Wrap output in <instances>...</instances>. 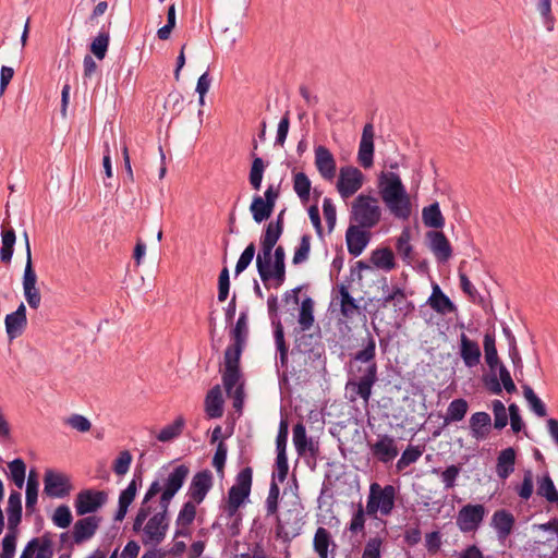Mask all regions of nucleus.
Instances as JSON below:
<instances>
[{"label":"nucleus","instance_id":"nucleus-5","mask_svg":"<svg viewBox=\"0 0 558 558\" xmlns=\"http://www.w3.org/2000/svg\"><path fill=\"white\" fill-rule=\"evenodd\" d=\"M383 210L376 197L360 194L354 198L351 206V220L365 229H372L381 219Z\"/></svg>","mask_w":558,"mask_h":558},{"label":"nucleus","instance_id":"nucleus-36","mask_svg":"<svg viewBox=\"0 0 558 558\" xmlns=\"http://www.w3.org/2000/svg\"><path fill=\"white\" fill-rule=\"evenodd\" d=\"M469 409V404L466 400L459 398L452 400L446 412V416L444 418V423L448 425L451 422H459L463 420Z\"/></svg>","mask_w":558,"mask_h":558},{"label":"nucleus","instance_id":"nucleus-27","mask_svg":"<svg viewBox=\"0 0 558 558\" xmlns=\"http://www.w3.org/2000/svg\"><path fill=\"white\" fill-rule=\"evenodd\" d=\"M293 444L300 456H303L306 452L314 454L318 449L314 440L312 438H307L305 426L302 423H298L293 427Z\"/></svg>","mask_w":558,"mask_h":558},{"label":"nucleus","instance_id":"nucleus-58","mask_svg":"<svg viewBox=\"0 0 558 558\" xmlns=\"http://www.w3.org/2000/svg\"><path fill=\"white\" fill-rule=\"evenodd\" d=\"M72 519L73 517L71 510L66 505H61L57 507L52 514L53 524L60 529L69 527L72 522Z\"/></svg>","mask_w":558,"mask_h":558},{"label":"nucleus","instance_id":"nucleus-40","mask_svg":"<svg viewBox=\"0 0 558 558\" xmlns=\"http://www.w3.org/2000/svg\"><path fill=\"white\" fill-rule=\"evenodd\" d=\"M314 302L311 298L302 301L298 323L302 331L308 330L314 324Z\"/></svg>","mask_w":558,"mask_h":558},{"label":"nucleus","instance_id":"nucleus-41","mask_svg":"<svg viewBox=\"0 0 558 558\" xmlns=\"http://www.w3.org/2000/svg\"><path fill=\"white\" fill-rule=\"evenodd\" d=\"M199 505L196 501L189 499L185 501L175 519L177 526H191L196 517V506Z\"/></svg>","mask_w":558,"mask_h":558},{"label":"nucleus","instance_id":"nucleus-52","mask_svg":"<svg viewBox=\"0 0 558 558\" xmlns=\"http://www.w3.org/2000/svg\"><path fill=\"white\" fill-rule=\"evenodd\" d=\"M422 456V451L418 447L409 446L401 454L400 459L397 461L396 469L398 472L403 471L410 464L416 462Z\"/></svg>","mask_w":558,"mask_h":558},{"label":"nucleus","instance_id":"nucleus-29","mask_svg":"<svg viewBox=\"0 0 558 558\" xmlns=\"http://www.w3.org/2000/svg\"><path fill=\"white\" fill-rule=\"evenodd\" d=\"M205 410L209 417L217 418L223 413V399L219 385L213 387L205 399Z\"/></svg>","mask_w":558,"mask_h":558},{"label":"nucleus","instance_id":"nucleus-6","mask_svg":"<svg viewBox=\"0 0 558 558\" xmlns=\"http://www.w3.org/2000/svg\"><path fill=\"white\" fill-rule=\"evenodd\" d=\"M253 471L250 466L242 469L236 477L234 484L229 488L223 511L229 518H233L241 506H243L251 495Z\"/></svg>","mask_w":558,"mask_h":558},{"label":"nucleus","instance_id":"nucleus-14","mask_svg":"<svg viewBox=\"0 0 558 558\" xmlns=\"http://www.w3.org/2000/svg\"><path fill=\"white\" fill-rule=\"evenodd\" d=\"M100 523L101 518L98 515H88L77 520L72 530L73 542L76 545H81L93 538L99 529Z\"/></svg>","mask_w":558,"mask_h":558},{"label":"nucleus","instance_id":"nucleus-46","mask_svg":"<svg viewBox=\"0 0 558 558\" xmlns=\"http://www.w3.org/2000/svg\"><path fill=\"white\" fill-rule=\"evenodd\" d=\"M383 290L385 292L383 299H381V305L384 307L389 306L390 304H393V306H399L405 302V293L403 289L399 287H392L391 291H389V287L385 284L383 287Z\"/></svg>","mask_w":558,"mask_h":558},{"label":"nucleus","instance_id":"nucleus-24","mask_svg":"<svg viewBox=\"0 0 558 558\" xmlns=\"http://www.w3.org/2000/svg\"><path fill=\"white\" fill-rule=\"evenodd\" d=\"M337 291V300L339 301L341 315L347 319H352L360 313L357 300L351 295L349 288L344 283L339 284Z\"/></svg>","mask_w":558,"mask_h":558},{"label":"nucleus","instance_id":"nucleus-37","mask_svg":"<svg viewBox=\"0 0 558 558\" xmlns=\"http://www.w3.org/2000/svg\"><path fill=\"white\" fill-rule=\"evenodd\" d=\"M422 219L426 227L429 228H442L445 225L444 216L440 211L438 203L424 207L422 211Z\"/></svg>","mask_w":558,"mask_h":558},{"label":"nucleus","instance_id":"nucleus-30","mask_svg":"<svg viewBox=\"0 0 558 558\" xmlns=\"http://www.w3.org/2000/svg\"><path fill=\"white\" fill-rule=\"evenodd\" d=\"M7 514H8L9 531L16 530L17 525L21 522V518H22L21 494L16 490L11 492V494L9 496Z\"/></svg>","mask_w":558,"mask_h":558},{"label":"nucleus","instance_id":"nucleus-19","mask_svg":"<svg viewBox=\"0 0 558 558\" xmlns=\"http://www.w3.org/2000/svg\"><path fill=\"white\" fill-rule=\"evenodd\" d=\"M302 522L299 513L292 510L287 511L283 518L278 519L277 534L283 538H293L300 534Z\"/></svg>","mask_w":558,"mask_h":558},{"label":"nucleus","instance_id":"nucleus-50","mask_svg":"<svg viewBox=\"0 0 558 558\" xmlns=\"http://www.w3.org/2000/svg\"><path fill=\"white\" fill-rule=\"evenodd\" d=\"M38 496V481L36 473L31 471L26 483V510H34Z\"/></svg>","mask_w":558,"mask_h":558},{"label":"nucleus","instance_id":"nucleus-34","mask_svg":"<svg viewBox=\"0 0 558 558\" xmlns=\"http://www.w3.org/2000/svg\"><path fill=\"white\" fill-rule=\"evenodd\" d=\"M371 260L377 268L385 271H390L396 268L393 252L388 247L375 250Z\"/></svg>","mask_w":558,"mask_h":558},{"label":"nucleus","instance_id":"nucleus-64","mask_svg":"<svg viewBox=\"0 0 558 558\" xmlns=\"http://www.w3.org/2000/svg\"><path fill=\"white\" fill-rule=\"evenodd\" d=\"M16 546V530L10 531L2 539L0 558H13Z\"/></svg>","mask_w":558,"mask_h":558},{"label":"nucleus","instance_id":"nucleus-44","mask_svg":"<svg viewBox=\"0 0 558 558\" xmlns=\"http://www.w3.org/2000/svg\"><path fill=\"white\" fill-rule=\"evenodd\" d=\"M311 181L304 172L293 175V190L302 202H307L311 193Z\"/></svg>","mask_w":558,"mask_h":558},{"label":"nucleus","instance_id":"nucleus-25","mask_svg":"<svg viewBox=\"0 0 558 558\" xmlns=\"http://www.w3.org/2000/svg\"><path fill=\"white\" fill-rule=\"evenodd\" d=\"M471 436L476 440H484L488 437L492 428L490 415L486 412H476L470 417Z\"/></svg>","mask_w":558,"mask_h":558},{"label":"nucleus","instance_id":"nucleus-33","mask_svg":"<svg viewBox=\"0 0 558 558\" xmlns=\"http://www.w3.org/2000/svg\"><path fill=\"white\" fill-rule=\"evenodd\" d=\"M256 267L263 282L275 279L272 252L265 255L264 250H260L256 257Z\"/></svg>","mask_w":558,"mask_h":558},{"label":"nucleus","instance_id":"nucleus-23","mask_svg":"<svg viewBox=\"0 0 558 558\" xmlns=\"http://www.w3.org/2000/svg\"><path fill=\"white\" fill-rule=\"evenodd\" d=\"M481 349L477 342L468 338L465 333L460 336V356L468 367H474L480 364Z\"/></svg>","mask_w":558,"mask_h":558},{"label":"nucleus","instance_id":"nucleus-17","mask_svg":"<svg viewBox=\"0 0 558 558\" xmlns=\"http://www.w3.org/2000/svg\"><path fill=\"white\" fill-rule=\"evenodd\" d=\"M373 456L383 463L391 462L399 453L396 440L389 435H380L371 446Z\"/></svg>","mask_w":558,"mask_h":558},{"label":"nucleus","instance_id":"nucleus-54","mask_svg":"<svg viewBox=\"0 0 558 558\" xmlns=\"http://www.w3.org/2000/svg\"><path fill=\"white\" fill-rule=\"evenodd\" d=\"M311 241L312 238L310 234H303L301 236V241L299 246L295 248L292 263L294 265H300L308 259L311 252Z\"/></svg>","mask_w":558,"mask_h":558},{"label":"nucleus","instance_id":"nucleus-8","mask_svg":"<svg viewBox=\"0 0 558 558\" xmlns=\"http://www.w3.org/2000/svg\"><path fill=\"white\" fill-rule=\"evenodd\" d=\"M364 174L352 166L340 168L337 181V190L343 199L354 195L363 185Z\"/></svg>","mask_w":558,"mask_h":558},{"label":"nucleus","instance_id":"nucleus-10","mask_svg":"<svg viewBox=\"0 0 558 558\" xmlns=\"http://www.w3.org/2000/svg\"><path fill=\"white\" fill-rule=\"evenodd\" d=\"M486 510L483 505H465L458 512L457 526L463 533L474 532L481 525Z\"/></svg>","mask_w":558,"mask_h":558},{"label":"nucleus","instance_id":"nucleus-53","mask_svg":"<svg viewBox=\"0 0 558 558\" xmlns=\"http://www.w3.org/2000/svg\"><path fill=\"white\" fill-rule=\"evenodd\" d=\"M184 425L183 417L179 416L172 424L165 426L157 438L159 441L166 442L170 441L173 438L178 437L182 433V428Z\"/></svg>","mask_w":558,"mask_h":558},{"label":"nucleus","instance_id":"nucleus-38","mask_svg":"<svg viewBox=\"0 0 558 558\" xmlns=\"http://www.w3.org/2000/svg\"><path fill=\"white\" fill-rule=\"evenodd\" d=\"M332 543L329 531L325 527H318L315 532L313 546L319 558L328 557V548Z\"/></svg>","mask_w":558,"mask_h":558},{"label":"nucleus","instance_id":"nucleus-59","mask_svg":"<svg viewBox=\"0 0 558 558\" xmlns=\"http://www.w3.org/2000/svg\"><path fill=\"white\" fill-rule=\"evenodd\" d=\"M492 409L494 413V427L502 429L508 424V413L505 404L500 400H494Z\"/></svg>","mask_w":558,"mask_h":558},{"label":"nucleus","instance_id":"nucleus-16","mask_svg":"<svg viewBox=\"0 0 558 558\" xmlns=\"http://www.w3.org/2000/svg\"><path fill=\"white\" fill-rule=\"evenodd\" d=\"M357 160L360 165L368 169L374 162V126L371 123L364 125L359 145Z\"/></svg>","mask_w":558,"mask_h":558},{"label":"nucleus","instance_id":"nucleus-42","mask_svg":"<svg viewBox=\"0 0 558 558\" xmlns=\"http://www.w3.org/2000/svg\"><path fill=\"white\" fill-rule=\"evenodd\" d=\"M537 494L548 502L558 504V492L548 474L537 481Z\"/></svg>","mask_w":558,"mask_h":558},{"label":"nucleus","instance_id":"nucleus-11","mask_svg":"<svg viewBox=\"0 0 558 558\" xmlns=\"http://www.w3.org/2000/svg\"><path fill=\"white\" fill-rule=\"evenodd\" d=\"M214 485V476L209 470L195 473L190 482L186 496L189 499L202 504Z\"/></svg>","mask_w":558,"mask_h":558},{"label":"nucleus","instance_id":"nucleus-39","mask_svg":"<svg viewBox=\"0 0 558 558\" xmlns=\"http://www.w3.org/2000/svg\"><path fill=\"white\" fill-rule=\"evenodd\" d=\"M250 210L252 213L253 219L259 223L270 217L274 207L271 204L264 202L262 196L257 195L253 198Z\"/></svg>","mask_w":558,"mask_h":558},{"label":"nucleus","instance_id":"nucleus-4","mask_svg":"<svg viewBox=\"0 0 558 558\" xmlns=\"http://www.w3.org/2000/svg\"><path fill=\"white\" fill-rule=\"evenodd\" d=\"M247 333V315L241 313L231 332L233 343L227 347L223 356L225 380L228 385L232 384L238 376V366H240Z\"/></svg>","mask_w":558,"mask_h":558},{"label":"nucleus","instance_id":"nucleus-35","mask_svg":"<svg viewBox=\"0 0 558 558\" xmlns=\"http://www.w3.org/2000/svg\"><path fill=\"white\" fill-rule=\"evenodd\" d=\"M411 231L409 228H404L396 241L397 253L402 257L407 264H411L414 259L413 247L410 243Z\"/></svg>","mask_w":558,"mask_h":558},{"label":"nucleus","instance_id":"nucleus-32","mask_svg":"<svg viewBox=\"0 0 558 558\" xmlns=\"http://www.w3.org/2000/svg\"><path fill=\"white\" fill-rule=\"evenodd\" d=\"M222 383L229 397L233 399V407L238 410L242 409L244 391L242 383V373L238 366V376L232 384L228 385L225 380V368L222 369Z\"/></svg>","mask_w":558,"mask_h":558},{"label":"nucleus","instance_id":"nucleus-12","mask_svg":"<svg viewBox=\"0 0 558 558\" xmlns=\"http://www.w3.org/2000/svg\"><path fill=\"white\" fill-rule=\"evenodd\" d=\"M44 484L46 495L53 498H63L68 496L72 489L70 478L65 474L52 470L46 471Z\"/></svg>","mask_w":558,"mask_h":558},{"label":"nucleus","instance_id":"nucleus-51","mask_svg":"<svg viewBox=\"0 0 558 558\" xmlns=\"http://www.w3.org/2000/svg\"><path fill=\"white\" fill-rule=\"evenodd\" d=\"M274 333L276 347L279 352L280 365L281 367H286L288 363V347L284 341L283 327L280 322L276 324Z\"/></svg>","mask_w":558,"mask_h":558},{"label":"nucleus","instance_id":"nucleus-7","mask_svg":"<svg viewBox=\"0 0 558 558\" xmlns=\"http://www.w3.org/2000/svg\"><path fill=\"white\" fill-rule=\"evenodd\" d=\"M397 489L392 485L381 486L374 482L369 485V493L366 502V513L372 518H377L379 513L388 517L392 513L396 505Z\"/></svg>","mask_w":558,"mask_h":558},{"label":"nucleus","instance_id":"nucleus-1","mask_svg":"<svg viewBox=\"0 0 558 558\" xmlns=\"http://www.w3.org/2000/svg\"><path fill=\"white\" fill-rule=\"evenodd\" d=\"M190 472L189 465L179 464L149 484L132 525V531L140 536L143 545L157 546L165 541L170 526L171 501L183 487Z\"/></svg>","mask_w":558,"mask_h":558},{"label":"nucleus","instance_id":"nucleus-55","mask_svg":"<svg viewBox=\"0 0 558 558\" xmlns=\"http://www.w3.org/2000/svg\"><path fill=\"white\" fill-rule=\"evenodd\" d=\"M9 470L15 486L21 489L25 483L26 465L24 461L22 459L11 461L9 463Z\"/></svg>","mask_w":558,"mask_h":558},{"label":"nucleus","instance_id":"nucleus-48","mask_svg":"<svg viewBox=\"0 0 558 558\" xmlns=\"http://www.w3.org/2000/svg\"><path fill=\"white\" fill-rule=\"evenodd\" d=\"M110 36L108 32H100L90 44V51L93 54L102 60L106 57L109 47Z\"/></svg>","mask_w":558,"mask_h":558},{"label":"nucleus","instance_id":"nucleus-63","mask_svg":"<svg viewBox=\"0 0 558 558\" xmlns=\"http://www.w3.org/2000/svg\"><path fill=\"white\" fill-rule=\"evenodd\" d=\"M383 541L379 537L369 538L363 549L362 558H380Z\"/></svg>","mask_w":558,"mask_h":558},{"label":"nucleus","instance_id":"nucleus-26","mask_svg":"<svg viewBox=\"0 0 558 558\" xmlns=\"http://www.w3.org/2000/svg\"><path fill=\"white\" fill-rule=\"evenodd\" d=\"M427 304L438 314L446 315L457 311V306L441 291L438 284L433 286L432 295L428 298Z\"/></svg>","mask_w":558,"mask_h":558},{"label":"nucleus","instance_id":"nucleus-31","mask_svg":"<svg viewBox=\"0 0 558 558\" xmlns=\"http://www.w3.org/2000/svg\"><path fill=\"white\" fill-rule=\"evenodd\" d=\"M513 524V515L506 510H498L493 514L492 525L501 539H505L511 533Z\"/></svg>","mask_w":558,"mask_h":558},{"label":"nucleus","instance_id":"nucleus-22","mask_svg":"<svg viewBox=\"0 0 558 558\" xmlns=\"http://www.w3.org/2000/svg\"><path fill=\"white\" fill-rule=\"evenodd\" d=\"M282 214L280 213L277 221L269 222L266 227V230L260 239V250H264L265 255H268L269 252H272L279 238L282 234L283 222H282Z\"/></svg>","mask_w":558,"mask_h":558},{"label":"nucleus","instance_id":"nucleus-43","mask_svg":"<svg viewBox=\"0 0 558 558\" xmlns=\"http://www.w3.org/2000/svg\"><path fill=\"white\" fill-rule=\"evenodd\" d=\"M24 238H25V246H26V264H25V269H24V275H23V288L31 287V286L33 287V286H36V283H37V275L33 268L31 245H29V240H28V235L26 232L24 233Z\"/></svg>","mask_w":558,"mask_h":558},{"label":"nucleus","instance_id":"nucleus-61","mask_svg":"<svg viewBox=\"0 0 558 558\" xmlns=\"http://www.w3.org/2000/svg\"><path fill=\"white\" fill-rule=\"evenodd\" d=\"M461 472V466L451 464L440 473L441 482L446 489L453 488Z\"/></svg>","mask_w":558,"mask_h":558},{"label":"nucleus","instance_id":"nucleus-15","mask_svg":"<svg viewBox=\"0 0 558 558\" xmlns=\"http://www.w3.org/2000/svg\"><path fill=\"white\" fill-rule=\"evenodd\" d=\"M142 485V473H135L132 481L125 489L119 495L118 510L114 514V520L121 522L129 510V507L134 501L138 487Z\"/></svg>","mask_w":558,"mask_h":558},{"label":"nucleus","instance_id":"nucleus-28","mask_svg":"<svg viewBox=\"0 0 558 558\" xmlns=\"http://www.w3.org/2000/svg\"><path fill=\"white\" fill-rule=\"evenodd\" d=\"M515 450L512 447L501 450L497 457L496 473L501 480H506L514 471Z\"/></svg>","mask_w":558,"mask_h":558},{"label":"nucleus","instance_id":"nucleus-2","mask_svg":"<svg viewBox=\"0 0 558 558\" xmlns=\"http://www.w3.org/2000/svg\"><path fill=\"white\" fill-rule=\"evenodd\" d=\"M376 354V342L372 336H368L366 345L364 349L355 353L354 360L366 363L365 368H359L361 376L359 379H350L347 383L345 389L350 393L349 400L354 402L357 398H361L365 404H368L372 388L377 381V364L374 361Z\"/></svg>","mask_w":558,"mask_h":558},{"label":"nucleus","instance_id":"nucleus-3","mask_svg":"<svg viewBox=\"0 0 558 558\" xmlns=\"http://www.w3.org/2000/svg\"><path fill=\"white\" fill-rule=\"evenodd\" d=\"M378 192L385 206L395 218L409 219L411 201L399 174L392 171H383L378 177Z\"/></svg>","mask_w":558,"mask_h":558},{"label":"nucleus","instance_id":"nucleus-13","mask_svg":"<svg viewBox=\"0 0 558 558\" xmlns=\"http://www.w3.org/2000/svg\"><path fill=\"white\" fill-rule=\"evenodd\" d=\"M314 163L319 175L326 181H332L337 173V162L332 153L324 145L314 148Z\"/></svg>","mask_w":558,"mask_h":558},{"label":"nucleus","instance_id":"nucleus-49","mask_svg":"<svg viewBox=\"0 0 558 558\" xmlns=\"http://www.w3.org/2000/svg\"><path fill=\"white\" fill-rule=\"evenodd\" d=\"M483 344L486 363L490 369H494L499 364L497 349L495 345V337L493 335L486 333Z\"/></svg>","mask_w":558,"mask_h":558},{"label":"nucleus","instance_id":"nucleus-60","mask_svg":"<svg viewBox=\"0 0 558 558\" xmlns=\"http://www.w3.org/2000/svg\"><path fill=\"white\" fill-rule=\"evenodd\" d=\"M365 514L366 508L364 509L362 504H359L357 510L354 512L350 524H349V531L353 534H357L364 531L365 527Z\"/></svg>","mask_w":558,"mask_h":558},{"label":"nucleus","instance_id":"nucleus-62","mask_svg":"<svg viewBox=\"0 0 558 558\" xmlns=\"http://www.w3.org/2000/svg\"><path fill=\"white\" fill-rule=\"evenodd\" d=\"M255 255V244L250 243L245 250L242 252L240 258L238 259V263L235 265V275H240L243 272L248 265L252 263Z\"/></svg>","mask_w":558,"mask_h":558},{"label":"nucleus","instance_id":"nucleus-47","mask_svg":"<svg viewBox=\"0 0 558 558\" xmlns=\"http://www.w3.org/2000/svg\"><path fill=\"white\" fill-rule=\"evenodd\" d=\"M523 395L527 401L531 410L539 417H544L547 414L546 407L543 401L535 395L533 389L529 385L523 386Z\"/></svg>","mask_w":558,"mask_h":558},{"label":"nucleus","instance_id":"nucleus-18","mask_svg":"<svg viewBox=\"0 0 558 558\" xmlns=\"http://www.w3.org/2000/svg\"><path fill=\"white\" fill-rule=\"evenodd\" d=\"M363 229L359 225H351L345 232L348 252L354 257L360 256L369 242V234Z\"/></svg>","mask_w":558,"mask_h":558},{"label":"nucleus","instance_id":"nucleus-20","mask_svg":"<svg viewBox=\"0 0 558 558\" xmlns=\"http://www.w3.org/2000/svg\"><path fill=\"white\" fill-rule=\"evenodd\" d=\"M4 323L8 337L11 340L20 337L27 324L25 305L21 303L15 312L8 314Z\"/></svg>","mask_w":558,"mask_h":558},{"label":"nucleus","instance_id":"nucleus-9","mask_svg":"<svg viewBox=\"0 0 558 558\" xmlns=\"http://www.w3.org/2000/svg\"><path fill=\"white\" fill-rule=\"evenodd\" d=\"M108 500V494L104 490L84 489L75 498L74 507L77 515L96 512Z\"/></svg>","mask_w":558,"mask_h":558},{"label":"nucleus","instance_id":"nucleus-57","mask_svg":"<svg viewBox=\"0 0 558 558\" xmlns=\"http://www.w3.org/2000/svg\"><path fill=\"white\" fill-rule=\"evenodd\" d=\"M265 165L262 158H254L250 171V183L256 191L260 189Z\"/></svg>","mask_w":558,"mask_h":558},{"label":"nucleus","instance_id":"nucleus-56","mask_svg":"<svg viewBox=\"0 0 558 558\" xmlns=\"http://www.w3.org/2000/svg\"><path fill=\"white\" fill-rule=\"evenodd\" d=\"M133 461L132 454L129 450H123L119 453L117 459L113 461L112 470L118 476L125 475Z\"/></svg>","mask_w":558,"mask_h":558},{"label":"nucleus","instance_id":"nucleus-45","mask_svg":"<svg viewBox=\"0 0 558 558\" xmlns=\"http://www.w3.org/2000/svg\"><path fill=\"white\" fill-rule=\"evenodd\" d=\"M272 259H274V268H275V280L277 281V284L280 286L283 283L286 278V265H284V258H286V252L284 248L279 245L276 248H274Z\"/></svg>","mask_w":558,"mask_h":558},{"label":"nucleus","instance_id":"nucleus-21","mask_svg":"<svg viewBox=\"0 0 558 558\" xmlns=\"http://www.w3.org/2000/svg\"><path fill=\"white\" fill-rule=\"evenodd\" d=\"M429 248L439 262H447L452 255L451 245L446 235L440 231L427 232Z\"/></svg>","mask_w":558,"mask_h":558}]
</instances>
